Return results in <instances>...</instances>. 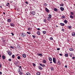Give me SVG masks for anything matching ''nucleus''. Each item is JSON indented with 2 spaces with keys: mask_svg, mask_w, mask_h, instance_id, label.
<instances>
[{
  "mask_svg": "<svg viewBox=\"0 0 75 75\" xmlns=\"http://www.w3.org/2000/svg\"><path fill=\"white\" fill-rule=\"evenodd\" d=\"M23 58H25L26 57V55L25 54H23Z\"/></svg>",
  "mask_w": 75,
  "mask_h": 75,
  "instance_id": "obj_24",
  "label": "nucleus"
},
{
  "mask_svg": "<svg viewBox=\"0 0 75 75\" xmlns=\"http://www.w3.org/2000/svg\"><path fill=\"white\" fill-rule=\"evenodd\" d=\"M27 34H28L30 35L31 34V33L30 32H28L27 33Z\"/></svg>",
  "mask_w": 75,
  "mask_h": 75,
  "instance_id": "obj_47",
  "label": "nucleus"
},
{
  "mask_svg": "<svg viewBox=\"0 0 75 75\" xmlns=\"http://www.w3.org/2000/svg\"><path fill=\"white\" fill-rule=\"evenodd\" d=\"M65 57H68V54L67 53L65 54Z\"/></svg>",
  "mask_w": 75,
  "mask_h": 75,
  "instance_id": "obj_27",
  "label": "nucleus"
},
{
  "mask_svg": "<svg viewBox=\"0 0 75 75\" xmlns=\"http://www.w3.org/2000/svg\"><path fill=\"white\" fill-rule=\"evenodd\" d=\"M38 56H41V57H42V54H39L38 53Z\"/></svg>",
  "mask_w": 75,
  "mask_h": 75,
  "instance_id": "obj_26",
  "label": "nucleus"
},
{
  "mask_svg": "<svg viewBox=\"0 0 75 75\" xmlns=\"http://www.w3.org/2000/svg\"><path fill=\"white\" fill-rule=\"evenodd\" d=\"M40 65L41 66V67H44L45 65L44 64H40Z\"/></svg>",
  "mask_w": 75,
  "mask_h": 75,
  "instance_id": "obj_13",
  "label": "nucleus"
},
{
  "mask_svg": "<svg viewBox=\"0 0 75 75\" xmlns=\"http://www.w3.org/2000/svg\"><path fill=\"white\" fill-rule=\"evenodd\" d=\"M62 18H65V16H62Z\"/></svg>",
  "mask_w": 75,
  "mask_h": 75,
  "instance_id": "obj_42",
  "label": "nucleus"
},
{
  "mask_svg": "<svg viewBox=\"0 0 75 75\" xmlns=\"http://www.w3.org/2000/svg\"><path fill=\"white\" fill-rule=\"evenodd\" d=\"M45 10L47 12V13H49L50 12V10L48 9L47 8H45Z\"/></svg>",
  "mask_w": 75,
  "mask_h": 75,
  "instance_id": "obj_6",
  "label": "nucleus"
},
{
  "mask_svg": "<svg viewBox=\"0 0 75 75\" xmlns=\"http://www.w3.org/2000/svg\"><path fill=\"white\" fill-rule=\"evenodd\" d=\"M42 33L43 34H46V31H44L42 32Z\"/></svg>",
  "mask_w": 75,
  "mask_h": 75,
  "instance_id": "obj_25",
  "label": "nucleus"
},
{
  "mask_svg": "<svg viewBox=\"0 0 75 75\" xmlns=\"http://www.w3.org/2000/svg\"><path fill=\"white\" fill-rule=\"evenodd\" d=\"M11 3H12L13 2V1H10Z\"/></svg>",
  "mask_w": 75,
  "mask_h": 75,
  "instance_id": "obj_62",
  "label": "nucleus"
},
{
  "mask_svg": "<svg viewBox=\"0 0 75 75\" xmlns=\"http://www.w3.org/2000/svg\"><path fill=\"white\" fill-rule=\"evenodd\" d=\"M19 72V74H20V75H23V72L20 71Z\"/></svg>",
  "mask_w": 75,
  "mask_h": 75,
  "instance_id": "obj_38",
  "label": "nucleus"
},
{
  "mask_svg": "<svg viewBox=\"0 0 75 75\" xmlns=\"http://www.w3.org/2000/svg\"><path fill=\"white\" fill-rule=\"evenodd\" d=\"M37 30H40V28H37Z\"/></svg>",
  "mask_w": 75,
  "mask_h": 75,
  "instance_id": "obj_56",
  "label": "nucleus"
},
{
  "mask_svg": "<svg viewBox=\"0 0 75 75\" xmlns=\"http://www.w3.org/2000/svg\"><path fill=\"white\" fill-rule=\"evenodd\" d=\"M38 68L39 69H40V70H42V67H41L40 66H39L38 67Z\"/></svg>",
  "mask_w": 75,
  "mask_h": 75,
  "instance_id": "obj_28",
  "label": "nucleus"
},
{
  "mask_svg": "<svg viewBox=\"0 0 75 75\" xmlns=\"http://www.w3.org/2000/svg\"><path fill=\"white\" fill-rule=\"evenodd\" d=\"M69 50H70V51H72L74 50V49L73 48H69Z\"/></svg>",
  "mask_w": 75,
  "mask_h": 75,
  "instance_id": "obj_16",
  "label": "nucleus"
},
{
  "mask_svg": "<svg viewBox=\"0 0 75 75\" xmlns=\"http://www.w3.org/2000/svg\"><path fill=\"white\" fill-rule=\"evenodd\" d=\"M65 68H68V67L67 66V65H66L64 67Z\"/></svg>",
  "mask_w": 75,
  "mask_h": 75,
  "instance_id": "obj_49",
  "label": "nucleus"
},
{
  "mask_svg": "<svg viewBox=\"0 0 75 75\" xmlns=\"http://www.w3.org/2000/svg\"><path fill=\"white\" fill-rule=\"evenodd\" d=\"M37 75H41V73L39 72H37Z\"/></svg>",
  "mask_w": 75,
  "mask_h": 75,
  "instance_id": "obj_23",
  "label": "nucleus"
},
{
  "mask_svg": "<svg viewBox=\"0 0 75 75\" xmlns=\"http://www.w3.org/2000/svg\"><path fill=\"white\" fill-rule=\"evenodd\" d=\"M74 14V12H70V14L71 15L73 16ZM74 15L75 16V14H74Z\"/></svg>",
  "mask_w": 75,
  "mask_h": 75,
  "instance_id": "obj_19",
  "label": "nucleus"
},
{
  "mask_svg": "<svg viewBox=\"0 0 75 75\" xmlns=\"http://www.w3.org/2000/svg\"><path fill=\"white\" fill-rule=\"evenodd\" d=\"M17 71L18 72H21V71H20V69H18Z\"/></svg>",
  "mask_w": 75,
  "mask_h": 75,
  "instance_id": "obj_32",
  "label": "nucleus"
},
{
  "mask_svg": "<svg viewBox=\"0 0 75 75\" xmlns=\"http://www.w3.org/2000/svg\"><path fill=\"white\" fill-rule=\"evenodd\" d=\"M12 58L13 59L15 58V55H14L13 54L12 56Z\"/></svg>",
  "mask_w": 75,
  "mask_h": 75,
  "instance_id": "obj_29",
  "label": "nucleus"
},
{
  "mask_svg": "<svg viewBox=\"0 0 75 75\" xmlns=\"http://www.w3.org/2000/svg\"><path fill=\"white\" fill-rule=\"evenodd\" d=\"M57 51H59V50H60V48H57Z\"/></svg>",
  "mask_w": 75,
  "mask_h": 75,
  "instance_id": "obj_52",
  "label": "nucleus"
},
{
  "mask_svg": "<svg viewBox=\"0 0 75 75\" xmlns=\"http://www.w3.org/2000/svg\"><path fill=\"white\" fill-rule=\"evenodd\" d=\"M70 18H72H72H74L73 16H72V15H70Z\"/></svg>",
  "mask_w": 75,
  "mask_h": 75,
  "instance_id": "obj_33",
  "label": "nucleus"
},
{
  "mask_svg": "<svg viewBox=\"0 0 75 75\" xmlns=\"http://www.w3.org/2000/svg\"><path fill=\"white\" fill-rule=\"evenodd\" d=\"M52 17V15L51 14H49V17L50 18H51V17Z\"/></svg>",
  "mask_w": 75,
  "mask_h": 75,
  "instance_id": "obj_34",
  "label": "nucleus"
},
{
  "mask_svg": "<svg viewBox=\"0 0 75 75\" xmlns=\"http://www.w3.org/2000/svg\"><path fill=\"white\" fill-rule=\"evenodd\" d=\"M9 4H10L9 3H7V4H8V5H9Z\"/></svg>",
  "mask_w": 75,
  "mask_h": 75,
  "instance_id": "obj_64",
  "label": "nucleus"
},
{
  "mask_svg": "<svg viewBox=\"0 0 75 75\" xmlns=\"http://www.w3.org/2000/svg\"><path fill=\"white\" fill-rule=\"evenodd\" d=\"M21 35L22 37H25V36H26V35L24 33H22Z\"/></svg>",
  "mask_w": 75,
  "mask_h": 75,
  "instance_id": "obj_2",
  "label": "nucleus"
},
{
  "mask_svg": "<svg viewBox=\"0 0 75 75\" xmlns=\"http://www.w3.org/2000/svg\"><path fill=\"white\" fill-rule=\"evenodd\" d=\"M31 14L32 15H35V12L34 11H33L32 12Z\"/></svg>",
  "mask_w": 75,
  "mask_h": 75,
  "instance_id": "obj_7",
  "label": "nucleus"
},
{
  "mask_svg": "<svg viewBox=\"0 0 75 75\" xmlns=\"http://www.w3.org/2000/svg\"><path fill=\"white\" fill-rule=\"evenodd\" d=\"M18 62H19L18 61H16V62H15L14 64H15V65H17V64L18 63Z\"/></svg>",
  "mask_w": 75,
  "mask_h": 75,
  "instance_id": "obj_11",
  "label": "nucleus"
},
{
  "mask_svg": "<svg viewBox=\"0 0 75 75\" xmlns=\"http://www.w3.org/2000/svg\"><path fill=\"white\" fill-rule=\"evenodd\" d=\"M60 25H61L62 26H64V25H65V24H64V23H60Z\"/></svg>",
  "mask_w": 75,
  "mask_h": 75,
  "instance_id": "obj_17",
  "label": "nucleus"
},
{
  "mask_svg": "<svg viewBox=\"0 0 75 75\" xmlns=\"http://www.w3.org/2000/svg\"><path fill=\"white\" fill-rule=\"evenodd\" d=\"M37 33L38 35H40V34H41V33H40V31H38L37 32Z\"/></svg>",
  "mask_w": 75,
  "mask_h": 75,
  "instance_id": "obj_22",
  "label": "nucleus"
},
{
  "mask_svg": "<svg viewBox=\"0 0 75 75\" xmlns=\"http://www.w3.org/2000/svg\"><path fill=\"white\" fill-rule=\"evenodd\" d=\"M69 55L70 57H72L73 56V53H69Z\"/></svg>",
  "mask_w": 75,
  "mask_h": 75,
  "instance_id": "obj_9",
  "label": "nucleus"
},
{
  "mask_svg": "<svg viewBox=\"0 0 75 75\" xmlns=\"http://www.w3.org/2000/svg\"><path fill=\"white\" fill-rule=\"evenodd\" d=\"M8 60L9 62H11V59H9Z\"/></svg>",
  "mask_w": 75,
  "mask_h": 75,
  "instance_id": "obj_48",
  "label": "nucleus"
},
{
  "mask_svg": "<svg viewBox=\"0 0 75 75\" xmlns=\"http://www.w3.org/2000/svg\"><path fill=\"white\" fill-rule=\"evenodd\" d=\"M67 20H65L64 21V23H65V24H67Z\"/></svg>",
  "mask_w": 75,
  "mask_h": 75,
  "instance_id": "obj_30",
  "label": "nucleus"
},
{
  "mask_svg": "<svg viewBox=\"0 0 75 75\" xmlns=\"http://www.w3.org/2000/svg\"><path fill=\"white\" fill-rule=\"evenodd\" d=\"M2 74V72L0 71V75H1Z\"/></svg>",
  "mask_w": 75,
  "mask_h": 75,
  "instance_id": "obj_58",
  "label": "nucleus"
},
{
  "mask_svg": "<svg viewBox=\"0 0 75 75\" xmlns=\"http://www.w3.org/2000/svg\"><path fill=\"white\" fill-rule=\"evenodd\" d=\"M3 14H4L5 15H6V13H5V12H3Z\"/></svg>",
  "mask_w": 75,
  "mask_h": 75,
  "instance_id": "obj_61",
  "label": "nucleus"
},
{
  "mask_svg": "<svg viewBox=\"0 0 75 75\" xmlns=\"http://www.w3.org/2000/svg\"><path fill=\"white\" fill-rule=\"evenodd\" d=\"M51 71H54V68L53 67H51Z\"/></svg>",
  "mask_w": 75,
  "mask_h": 75,
  "instance_id": "obj_37",
  "label": "nucleus"
},
{
  "mask_svg": "<svg viewBox=\"0 0 75 75\" xmlns=\"http://www.w3.org/2000/svg\"><path fill=\"white\" fill-rule=\"evenodd\" d=\"M72 58L73 59H75V57H72Z\"/></svg>",
  "mask_w": 75,
  "mask_h": 75,
  "instance_id": "obj_57",
  "label": "nucleus"
},
{
  "mask_svg": "<svg viewBox=\"0 0 75 75\" xmlns=\"http://www.w3.org/2000/svg\"><path fill=\"white\" fill-rule=\"evenodd\" d=\"M33 67H35V63H33Z\"/></svg>",
  "mask_w": 75,
  "mask_h": 75,
  "instance_id": "obj_41",
  "label": "nucleus"
},
{
  "mask_svg": "<svg viewBox=\"0 0 75 75\" xmlns=\"http://www.w3.org/2000/svg\"><path fill=\"white\" fill-rule=\"evenodd\" d=\"M54 10L55 11H58V9H57L56 8H54Z\"/></svg>",
  "mask_w": 75,
  "mask_h": 75,
  "instance_id": "obj_31",
  "label": "nucleus"
},
{
  "mask_svg": "<svg viewBox=\"0 0 75 75\" xmlns=\"http://www.w3.org/2000/svg\"><path fill=\"white\" fill-rule=\"evenodd\" d=\"M49 60L50 61H52V58H51V57H49Z\"/></svg>",
  "mask_w": 75,
  "mask_h": 75,
  "instance_id": "obj_21",
  "label": "nucleus"
},
{
  "mask_svg": "<svg viewBox=\"0 0 75 75\" xmlns=\"http://www.w3.org/2000/svg\"><path fill=\"white\" fill-rule=\"evenodd\" d=\"M59 55H60V56H62V54H59Z\"/></svg>",
  "mask_w": 75,
  "mask_h": 75,
  "instance_id": "obj_55",
  "label": "nucleus"
},
{
  "mask_svg": "<svg viewBox=\"0 0 75 75\" xmlns=\"http://www.w3.org/2000/svg\"><path fill=\"white\" fill-rule=\"evenodd\" d=\"M68 28H69V29H71V26H68Z\"/></svg>",
  "mask_w": 75,
  "mask_h": 75,
  "instance_id": "obj_40",
  "label": "nucleus"
},
{
  "mask_svg": "<svg viewBox=\"0 0 75 75\" xmlns=\"http://www.w3.org/2000/svg\"><path fill=\"white\" fill-rule=\"evenodd\" d=\"M11 34H12V36L14 35V33H11Z\"/></svg>",
  "mask_w": 75,
  "mask_h": 75,
  "instance_id": "obj_54",
  "label": "nucleus"
},
{
  "mask_svg": "<svg viewBox=\"0 0 75 75\" xmlns=\"http://www.w3.org/2000/svg\"><path fill=\"white\" fill-rule=\"evenodd\" d=\"M53 61L54 64H57V62L55 57H54L53 58Z\"/></svg>",
  "mask_w": 75,
  "mask_h": 75,
  "instance_id": "obj_1",
  "label": "nucleus"
},
{
  "mask_svg": "<svg viewBox=\"0 0 75 75\" xmlns=\"http://www.w3.org/2000/svg\"><path fill=\"white\" fill-rule=\"evenodd\" d=\"M28 30H31V28H28Z\"/></svg>",
  "mask_w": 75,
  "mask_h": 75,
  "instance_id": "obj_51",
  "label": "nucleus"
},
{
  "mask_svg": "<svg viewBox=\"0 0 75 75\" xmlns=\"http://www.w3.org/2000/svg\"><path fill=\"white\" fill-rule=\"evenodd\" d=\"M56 27H59V26H58L57 25H56Z\"/></svg>",
  "mask_w": 75,
  "mask_h": 75,
  "instance_id": "obj_63",
  "label": "nucleus"
},
{
  "mask_svg": "<svg viewBox=\"0 0 75 75\" xmlns=\"http://www.w3.org/2000/svg\"><path fill=\"white\" fill-rule=\"evenodd\" d=\"M47 20L48 21H50V18L49 17H47Z\"/></svg>",
  "mask_w": 75,
  "mask_h": 75,
  "instance_id": "obj_36",
  "label": "nucleus"
},
{
  "mask_svg": "<svg viewBox=\"0 0 75 75\" xmlns=\"http://www.w3.org/2000/svg\"><path fill=\"white\" fill-rule=\"evenodd\" d=\"M25 75H31V74L30 72H28L26 73Z\"/></svg>",
  "mask_w": 75,
  "mask_h": 75,
  "instance_id": "obj_18",
  "label": "nucleus"
},
{
  "mask_svg": "<svg viewBox=\"0 0 75 75\" xmlns=\"http://www.w3.org/2000/svg\"><path fill=\"white\" fill-rule=\"evenodd\" d=\"M63 4H60V6H62V7H64V6L63 5Z\"/></svg>",
  "mask_w": 75,
  "mask_h": 75,
  "instance_id": "obj_43",
  "label": "nucleus"
},
{
  "mask_svg": "<svg viewBox=\"0 0 75 75\" xmlns=\"http://www.w3.org/2000/svg\"><path fill=\"white\" fill-rule=\"evenodd\" d=\"M43 21L44 23H47V20L46 19H44L43 20Z\"/></svg>",
  "mask_w": 75,
  "mask_h": 75,
  "instance_id": "obj_12",
  "label": "nucleus"
},
{
  "mask_svg": "<svg viewBox=\"0 0 75 75\" xmlns=\"http://www.w3.org/2000/svg\"><path fill=\"white\" fill-rule=\"evenodd\" d=\"M18 67H19L20 69L21 68V66H18Z\"/></svg>",
  "mask_w": 75,
  "mask_h": 75,
  "instance_id": "obj_59",
  "label": "nucleus"
},
{
  "mask_svg": "<svg viewBox=\"0 0 75 75\" xmlns=\"http://www.w3.org/2000/svg\"><path fill=\"white\" fill-rule=\"evenodd\" d=\"M60 9L61 10V11H63L64 10V8L62 7H61L60 8Z\"/></svg>",
  "mask_w": 75,
  "mask_h": 75,
  "instance_id": "obj_8",
  "label": "nucleus"
},
{
  "mask_svg": "<svg viewBox=\"0 0 75 75\" xmlns=\"http://www.w3.org/2000/svg\"><path fill=\"white\" fill-rule=\"evenodd\" d=\"M25 3H26V4H28V2L27 1H26L25 2Z\"/></svg>",
  "mask_w": 75,
  "mask_h": 75,
  "instance_id": "obj_53",
  "label": "nucleus"
},
{
  "mask_svg": "<svg viewBox=\"0 0 75 75\" xmlns=\"http://www.w3.org/2000/svg\"><path fill=\"white\" fill-rule=\"evenodd\" d=\"M10 25L11 27H14L15 25L13 23H10Z\"/></svg>",
  "mask_w": 75,
  "mask_h": 75,
  "instance_id": "obj_3",
  "label": "nucleus"
},
{
  "mask_svg": "<svg viewBox=\"0 0 75 75\" xmlns=\"http://www.w3.org/2000/svg\"><path fill=\"white\" fill-rule=\"evenodd\" d=\"M59 65H61V61L59 60H58L57 61V64H58Z\"/></svg>",
  "mask_w": 75,
  "mask_h": 75,
  "instance_id": "obj_5",
  "label": "nucleus"
},
{
  "mask_svg": "<svg viewBox=\"0 0 75 75\" xmlns=\"http://www.w3.org/2000/svg\"><path fill=\"white\" fill-rule=\"evenodd\" d=\"M10 47L11 48H12V49H14V47L12 46H10Z\"/></svg>",
  "mask_w": 75,
  "mask_h": 75,
  "instance_id": "obj_50",
  "label": "nucleus"
},
{
  "mask_svg": "<svg viewBox=\"0 0 75 75\" xmlns=\"http://www.w3.org/2000/svg\"><path fill=\"white\" fill-rule=\"evenodd\" d=\"M8 55H11V52H10L9 51H8Z\"/></svg>",
  "mask_w": 75,
  "mask_h": 75,
  "instance_id": "obj_10",
  "label": "nucleus"
},
{
  "mask_svg": "<svg viewBox=\"0 0 75 75\" xmlns=\"http://www.w3.org/2000/svg\"><path fill=\"white\" fill-rule=\"evenodd\" d=\"M32 37H33L34 38H35L36 37V36H35V35H32Z\"/></svg>",
  "mask_w": 75,
  "mask_h": 75,
  "instance_id": "obj_46",
  "label": "nucleus"
},
{
  "mask_svg": "<svg viewBox=\"0 0 75 75\" xmlns=\"http://www.w3.org/2000/svg\"><path fill=\"white\" fill-rule=\"evenodd\" d=\"M50 40H53V38H52V37H51L50 38Z\"/></svg>",
  "mask_w": 75,
  "mask_h": 75,
  "instance_id": "obj_45",
  "label": "nucleus"
},
{
  "mask_svg": "<svg viewBox=\"0 0 75 75\" xmlns=\"http://www.w3.org/2000/svg\"><path fill=\"white\" fill-rule=\"evenodd\" d=\"M2 58L3 59H6V56L4 55H3L2 56Z\"/></svg>",
  "mask_w": 75,
  "mask_h": 75,
  "instance_id": "obj_15",
  "label": "nucleus"
},
{
  "mask_svg": "<svg viewBox=\"0 0 75 75\" xmlns=\"http://www.w3.org/2000/svg\"><path fill=\"white\" fill-rule=\"evenodd\" d=\"M7 21L8 23H11V19L10 18H8L7 19Z\"/></svg>",
  "mask_w": 75,
  "mask_h": 75,
  "instance_id": "obj_4",
  "label": "nucleus"
},
{
  "mask_svg": "<svg viewBox=\"0 0 75 75\" xmlns=\"http://www.w3.org/2000/svg\"><path fill=\"white\" fill-rule=\"evenodd\" d=\"M20 56H19L17 57V58L18 59H20Z\"/></svg>",
  "mask_w": 75,
  "mask_h": 75,
  "instance_id": "obj_44",
  "label": "nucleus"
},
{
  "mask_svg": "<svg viewBox=\"0 0 75 75\" xmlns=\"http://www.w3.org/2000/svg\"><path fill=\"white\" fill-rule=\"evenodd\" d=\"M50 64H52V61H51L50 62Z\"/></svg>",
  "mask_w": 75,
  "mask_h": 75,
  "instance_id": "obj_60",
  "label": "nucleus"
},
{
  "mask_svg": "<svg viewBox=\"0 0 75 75\" xmlns=\"http://www.w3.org/2000/svg\"><path fill=\"white\" fill-rule=\"evenodd\" d=\"M47 3H44V6H47Z\"/></svg>",
  "mask_w": 75,
  "mask_h": 75,
  "instance_id": "obj_39",
  "label": "nucleus"
},
{
  "mask_svg": "<svg viewBox=\"0 0 75 75\" xmlns=\"http://www.w3.org/2000/svg\"><path fill=\"white\" fill-rule=\"evenodd\" d=\"M72 36H73V37H75V33H71Z\"/></svg>",
  "mask_w": 75,
  "mask_h": 75,
  "instance_id": "obj_14",
  "label": "nucleus"
},
{
  "mask_svg": "<svg viewBox=\"0 0 75 75\" xmlns=\"http://www.w3.org/2000/svg\"><path fill=\"white\" fill-rule=\"evenodd\" d=\"M43 62L44 63V64H45L47 62V61L46 60L44 59L43 60Z\"/></svg>",
  "mask_w": 75,
  "mask_h": 75,
  "instance_id": "obj_20",
  "label": "nucleus"
},
{
  "mask_svg": "<svg viewBox=\"0 0 75 75\" xmlns=\"http://www.w3.org/2000/svg\"><path fill=\"white\" fill-rule=\"evenodd\" d=\"M65 29L64 28H63L62 29V30H61V31H63V32H64L65 31Z\"/></svg>",
  "mask_w": 75,
  "mask_h": 75,
  "instance_id": "obj_35",
  "label": "nucleus"
}]
</instances>
